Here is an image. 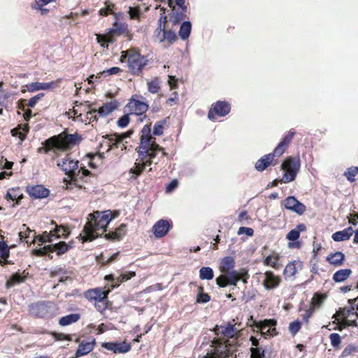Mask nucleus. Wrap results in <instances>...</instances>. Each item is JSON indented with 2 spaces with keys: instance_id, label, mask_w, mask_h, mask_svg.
Here are the masks:
<instances>
[{
  "instance_id": "obj_43",
  "label": "nucleus",
  "mask_w": 358,
  "mask_h": 358,
  "mask_svg": "<svg viewBox=\"0 0 358 358\" xmlns=\"http://www.w3.org/2000/svg\"><path fill=\"white\" fill-rule=\"evenodd\" d=\"M157 151H162L163 155H166V152L164 151V149L162 148H161L158 144H157L155 141L152 142L150 148H149V152L148 156H149L150 159H152L155 157Z\"/></svg>"
},
{
  "instance_id": "obj_15",
  "label": "nucleus",
  "mask_w": 358,
  "mask_h": 358,
  "mask_svg": "<svg viewBox=\"0 0 358 358\" xmlns=\"http://www.w3.org/2000/svg\"><path fill=\"white\" fill-rule=\"evenodd\" d=\"M102 346L115 353H126L131 350V345L125 342L124 343H103Z\"/></svg>"
},
{
  "instance_id": "obj_45",
  "label": "nucleus",
  "mask_w": 358,
  "mask_h": 358,
  "mask_svg": "<svg viewBox=\"0 0 358 358\" xmlns=\"http://www.w3.org/2000/svg\"><path fill=\"white\" fill-rule=\"evenodd\" d=\"M358 173L357 166H351L347 169L344 173V176L346 177L348 181L354 182L355 180V176Z\"/></svg>"
},
{
  "instance_id": "obj_63",
  "label": "nucleus",
  "mask_w": 358,
  "mask_h": 358,
  "mask_svg": "<svg viewBox=\"0 0 358 358\" xmlns=\"http://www.w3.org/2000/svg\"><path fill=\"white\" fill-rule=\"evenodd\" d=\"M121 71L120 68L114 66L112 68H110L107 70L103 71L102 72H100V75L101 76H110V75H115L117 74Z\"/></svg>"
},
{
  "instance_id": "obj_13",
  "label": "nucleus",
  "mask_w": 358,
  "mask_h": 358,
  "mask_svg": "<svg viewBox=\"0 0 358 358\" xmlns=\"http://www.w3.org/2000/svg\"><path fill=\"white\" fill-rule=\"evenodd\" d=\"M285 208L296 213L298 215H302L306 210V206L303 203L298 201L294 196H288L284 201Z\"/></svg>"
},
{
  "instance_id": "obj_20",
  "label": "nucleus",
  "mask_w": 358,
  "mask_h": 358,
  "mask_svg": "<svg viewBox=\"0 0 358 358\" xmlns=\"http://www.w3.org/2000/svg\"><path fill=\"white\" fill-rule=\"evenodd\" d=\"M276 154L273 151L272 153L264 155L255 163V169L258 171H264L269 165L271 164Z\"/></svg>"
},
{
  "instance_id": "obj_61",
  "label": "nucleus",
  "mask_w": 358,
  "mask_h": 358,
  "mask_svg": "<svg viewBox=\"0 0 358 358\" xmlns=\"http://www.w3.org/2000/svg\"><path fill=\"white\" fill-rule=\"evenodd\" d=\"M268 322V325L260 327V330H261L262 335H269L270 336L271 334V329H268L266 330V329L268 327H274L275 325V322L273 321V320H270Z\"/></svg>"
},
{
  "instance_id": "obj_50",
  "label": "nucleus",
  "mask_w": 358,
  "mask_h": 358,
  "mask_svg": "<svg viewBox=\"0 0 358 358\" xmlns=\"http://www.w3.org/2000/svg\"><path fill=\"white\" fill-rule=\"evenodd\" d=\"M296 272L294 263H289L285 268L283 273L286 278L292 277Z\"/></svg>"
},
{
  "instance_id": "obj_17",
  "label": "nucleus",
  "mask_w": 358,
  "mask_h": 358,
  "mask_svg": "<svg viewBox=\"0 0 358 358\" xmlns=\"http://www.w3.org/2000/svg\"><path fill=\"white\" fill-rule=\"evenodd\" d=\"M95 345V339L90 338L89 340H83L79 344L76 352V357H82L87 355L94 349Z\"/></svg>"
},
{
  "instance_id": "obj_12",
  "label": "nucleus",
  "mask_w": 358,
  "mask_h": 358,
  "mask_svg": "<svg viewBox=\"0 0 358 358\" xmlns=\"http://www.w3.org/2000/svg\"><path fill=\"white\" fill-rule=\"evenodd\" d=\"M110 289L103 291L102 288H95L88 289L85 292V297L90 301H94L98 303H103L108 298Z\"/></svg>"
},
{
  "instance_id": "obj_36",
  "label": "nucleus",
  "mask_w": 358,
  "mask_h": 358,
  "mask_svg": "<svg viewBox=\"0 0 358 358\" xmlns=\"http://www.w3.org/2000/svg\"><path fill=\"white\" fill-rule=\"evenodd\" d=\"M115 109V106L113 103H108L104 104L102 107H101L99 110H96V112L101 117H106L112 113Z\"/></svg>"
},
{
  "instance_id": "obj_55",
  "label": "nucleus",
  "mask_w": 358,
  "mask_h": 358,
  "mask_svg": "<svg viewBox=\"0 0 358 358\" xmlns=\"http://www.w3.org/2000/svg\"><path fill=\"white\" fill-rule=\"evenodd\" d=\"M252 358H264V350L262 348H251Z\"/></svg>"
},
{
  "instance_id": "obj_26",
  "label": "nucleus",
  "mask_w": 358,
  "mask_h": 358,
  "mask_svg": "<svg viewBox=\"0 0 358 358\" xmlns=\"http://www.w3.org/2000/svg\"><path fill=\"white\" fill-rule=\"evenodd\" d=\"M80 319V314L71 313L64 317H62L59 320V324L62 327L68 326L78 322Z\"/></svg>"
},
{
  "instance_id": "obj_33",
  "label": "nucleus",
  "mask_w": 358,
  "mask_h": 358,
  "mask_svg": "<svg viewBox=\"0 0 358 358\" xmlns=\"http://www.w3.org/2000/svg\"><path fill=\"white\" fill-rule=\"evenodd\" d=\"M216 331L217 334H221L225 336L232 338L235 334V327L233 324H228L227 325L220 326L217 327Z\"/></svg>"
},
{
  "instance_id": "obj_19",
  "label": "nucleus",
  "mask_w": 358,
  "mask_h": 358,
  "mask_svg": "<svg viewBox=\"0 0 358 358\" xmlns=\"http://www.w3.org/2000/svg\"><path fill=\"white\" fill-rule=\"evenodd\" d=\"M295 134L296 132L294 131L290 130L289 133L284 136V138L274 150L275 154H276V157H280L285 152V148L289 144Z\"/></svg>"
},
{
  "instance_id": "obj_14",
  "label": "nucleus",
  "mask_w": 358,
  "mask_h": 358,
  "mask_svg": "<svg viewBox=\"0 0 358 358\" xmlns=\"http://www.w3.org/2000/svg\"><path fill=\"white\" fill-rule=\"evenodd\" d=\"M27 192L33 199L46 198L50 194L49 189L41 185L34 186L29 185L27 187Z\"/></svg>"
},
{
  "instance_id": "obj_41",
  "label": "nucleus",
  "mask_w": 358,
  "mask_h": 358,
  "mask_svg": "<svg viewBox=\"0 0 358 358\" xmlns=\"http://www.w3.org/2000/svg\"><path fill=\"white\" fill-rule=\"evenodd\" d=\"M32 231L26 224H22L19 232L20 239L28 243L29 242V234Z\"/></svg>"
},
{
  "instance_id": "obj_11",
  "label": "nucleus",
  "mask_w": 358,
  "mask_h": 358,
  "mask_svg": "<svg viewBox=\"0 0 358 358\" xmlns=\"http://www.w3.org/2000/svg\"><path fill=\"white\" fill-rule=\"evenodd\" d=\"M148 105L143 101L132 99L126 106V110L130 113V114H134L136 115H143L148 109Z\"/></svg>"
},
{
  "instance_id": "obj_1",
  "label": "nucleus",
  "mask_w": 358,
  "mask_h": 358,
  "mask_svg": "<svg viewBox=\"0 0 358 358\" xmlns=\"http://www.w3.org/2000/svg\"><path fill=\"white\" fill-rule=\"evenodd\" d=\"M90 220L85 225L79 237L83 242L92 241L99 236L98 231H106V227L115 216L111 211H96L89 215Z\"/></svg>"
},
{
  "instance_id": "obj_37",
  "label": "nucleus",
  "mask_w": 358,
  "mask_h": 358,
  "mask_svg": "<svg viewBox=\"0 0 358 358\" xmlns=\"http://www.w3.org/2000/svg\"><path fill=\"white\" fill-rule=\"evenodd\" d=\"M214 277L213 270L208 266L201 267L199 270V278L201 280H212Z\"/></svg>"
},
{
  "instance_id": "obj_31",
  "label": "nucleus",
  "mask_w": 358,
  "mask_h": 358,
  "mask_svg": "<svg viewBox=\"0 0 358 358\" xmlns=\"http://www.w3.org/2000/svg\"><path fill=\"white\" fill-rule=\"evenodd\" d=\"M55 238H56L55 234L53 233L52 230H50V232L45 231L42 235L34 236L32 242L38 241L39 242V245H41L45 242H52Z\"/></svg>"
},
{
  "instance_id": "obj_2",
  "label": "nucleus",
  "mask_w": 358,
  "mask_h": 358,
  "mask_svg": "<svg viewBox=\"0 0 358 358\" xmlns=\"http://www.w3.org/2000/svg\"><path fill=\"white\" fill-rule=\"evenodd\" d=\"M126 59H127L128 67L134 75H139L148 62V59L135 49L122 52L120 61L124 62Z\"/></svg>"
},
{
  "instance_id": "obj_52",
  "label": "nucleus",
  "mask_w": 358,
  "mask_h": 358,
  "mask_svg": "<svg viewBox=\"0 0 358 358\" xmlns=\"http://www.w3.org/2000/svg\"><path fill=\"white\" fill-rule=\"evenodd\" d=\"M96 39L98 43H101V45L103 48H108V43H112L113 40L110 36L97 34Z\"/></svg>"
},
{
  "instance_id": "obj_23",
  "label": "nucleus",
  "mask_w": 358,
  "mask_h": 358,
  "mask_svg": "<svg viewBox=\"0 0 358 358\" xmlns=\"http://www.w3.org/2000/svg\"><path fill=\"white\" fill-rule=\"evenodd\" d=\"M126 227L127 225L125 224H121L115 231L109 232L105 235V237L107 239L111 241H120L126 234Z\"/></svg>"
},
{
  "instance_id": "obj_44",
  "label": "nucleus",
  "mask_w": 358,
  "mask_h": 358,
  "mask_svg": "<svg viewBox=\"0 0 358 358\" xmlns=\"http://www.w3.org/2000/svg\"><path fill=\"white\" fill-rule=\"evenodd\" d=\"M166 122V120L164 119L155 123L152 131L155 136H162L164 134V125Z\"/></svg>"
},
{
  "instance_id": "obj_16",
  "label": "nucleus",
  "mask_w": 358,
  "mask_h": 358,
  "mask_svg": "<svg viewBox=\"0 0 358 358\" xmlns=\"http://www.w3.org/2000/svg\"><path fill=\"white\" fill-rule=\"evenodd\" d=\"M280 282V278L278 276L275 275L271 271H266L262 284L266 290H271L277 287Z\"/></svg>"
},
{
  "instance_id": "obj_59",
  "label": "nucleus",
  "mask_w": 358,
  "mask_h": 358,
  "mask_svg": "<svg viewBox=\"0 0 358 358\" xmlns=\"http://www.w3.org/2000/svg\"><path fill=\"white\" fill-rule=\"evenodd\" d=\"M186 17L185 14V12H183L182 10V12L180 13H173L171 16V21L173 22V23L174 24H176L177 23L179 22V21L185 19Z\"/></svg>"
},
{
  "instance_id": "obj_39",
  "label": "nucleus",
  "mask_w": 358,
  "mask_h": 358,
  "mask_svg": "<svg viewBox=\"0 0 358 358\" xmlns=\"http://www.w3.org/2000/svg\"><path fill=\"white\" fill-rule=\"evenodd\" d=\"M25 279L24 276L21 275V274L18 273H14L10 278L6 282V287H13L16 284H19L22 282Z\"/></svg>"
},
{
  "instance_id": "obj_27",
  "label": "nucleus",
  "mask_w": 358,
  "mask_h": 358,
  "mask_svg": "<svg viewBox=\"0 0 358 358\" xmlns=\"http://www.w3.org/2000/svg\"><path fill=\"white\" fill-rule=\"evenodd\" d=\"M327 261L334 266H341L345 259V256L341 252L332 253L327 257Z\"/></svg>"
},
{
  "instance_id": "obj_35",
  "label": "nucleus",
  "mask_w": 358,
  "mask_h": 358,
  "mask_svg": "<svg viewBox=\"0 0 358 358\" xmlns=\"http://www.w3.org/2000/svg\"><path fill=\"white\" fill-rule=\"evenodd\" d=\"M51 224H55V228L52 230L53 233L55 234V238H66L69 234V231L67 228L63 226H57L56 223L52 220Z\"/></svg>"
},
{
  "instance_id": "obj_54",
  "label": "nucleus",
  "mask_w": 358,
  "mask_h": 358,
  "mask_svg": "<svg viewBox=\"0 0 358 358\" xmlns=\"http://www.w3.org/2000/svg\"><path fill=\"white\" fill-rule=\"evenodd\" d=\"M357 351V347L353 344L348 345L343 350L341 357H347L351 355L353 352Z\"/></svg>"
},
{
  "instance_id": "obj_32",
  "label": "nucleus",
  "mask_w": 358,
  "mask_h": 358,
  "mask_svg": "<svg viewBox=\"0 0 358 358\" xmlns=\"http://www.w3.org/2000/svg\"><path fill=\"white\" fill-rule=\"evenodd\" d=\"M352 273L350 268L340 269L337 271L333 275V280L336 282H341L345 280Z\"/></svg>"
},
{
  "instance_id": "obj_28",
  "label": "nucleus",
  "mask_w": 358,
  "mask_h": 358,
  "mask_svg": "<svg viewBox=\"0 0 358 358\" xmlns=\"http://www.w3.org/2000/svg\"><path fill=\"white\" fill-rule=\"evenodd\" d=\"M192 31V24L189 21L183 22L180 27L178 35L183 41L188 39Z\"/></svg>"
},
{
  "instance_id": "obj_7",
  "label": "nucleus",
  "mask_w": 358,
  "mask_h": 358,
  "mask_svg": "<svg viewBox=\"0 0 358 358\" xmlns=\"http://www.w3.org/2000/svg\"><path fill=\"white\" fill-rule=\"evenodd\" d=\"M57 166L69 177H73L82 171L83 175L88 176L90 171L85 167H78V161L73 159L70 155H66L64 158L57 162Z\"/></svg>"
},
{
  "instance_id": "obj_34",
  "label": "nucleus",
  "mask_w": 358,
  "mask_h": 358,
  "mask_svg": "<svg viewBox=\"0 0 358 358\" xmlns=\"http://www.w3.org/2000/svg\"><path fill=\"white\" fill-rule=\"evenodd\" d=\"M326 299L327 295L325 294L315 293L312 298L310 307L315 310L316 308H320Z\"/></svg>"
},
{
  "instance_id": "obj_25",
  "label": "nucleus",
  "mask_w": 358,
  "mask_h": 358,
  "mask_svg": "<svg viewBox=\"0 0 358 358\" xmlns=\"http://www.w3.org/2000/svg\"><path fill=\"white\" fill-rule=\"evenodd\" d=\"M235 267V260L234 257L227 256L222 259L220 270L222 273L234 271Z\"/></svg>"
},
{
  "instance_id": "obj_30",
  "label": "nucleus",
  "mask_w": 358,
  "mask_h": 358,
  "mask_svg": "<svg viewBox=\"0 0 358 358\" xmlns=\"http://www.w3.org/2000/svg\"><path fill=\"white\" fill-rule=\"evenodd\" d=\"M141 136L140 138V142H145L148 144H151L152 142H154L155 138L152 137L151 136V129L150 124H145L141 129Z\"/></svg>"
},
{
  "instance_id": "obj_29",
  "label": "nucleus",
  "mask_w": 358,
  "mask_h": 358,
  "mask_svg": "<svg viewBox=\"0 0 358 358\" xmlns=\"http://www.w3.org/2000/svg\"><path fill=\"white\" fill-rule=\"evenodd\" d=\"M159 42L167 41L169 44H173L177 39L176 33L171 30H165L161 33L160 36H156Z\"/></svg>"
},
{
  "instance_id": "obj_48",
  "label": "nucleus",
  "mask_w": 358,
  "mask_h": 358,
  "mask_svg": "<svg viewBox=\"0 0 358 358\" xmlns=\"http://www.w3.org/2000/svg\"><path fill=\"white\" fill-rule=\"evenodd\" d=\"M20 189L19 188H11V189H9L8 191H7V193H6V199L7 200H12V201H14V200H16L17 198L18 199H21V195H20Z\"/></svg>"
},
{
  "instance_id": "obj_3",
  "label": "nucleus",
  "mask_w": 358,
  "mask_h": 358,
  "mask_svg": "<svg viewBox=\"0 0 358 358\" xmlns=\"http://www.w3.org/2000/svg\"><path fill=\"white\" fill-rule=\"evenodd\" d=\"M80 141V136L77 134H67L64 138L54 136L45 142L47 151H64L71 146L75 145Z\"/></svg>"
},
{
  "instance_id": "obj_62",
  "label": "nucleus",
  "mask_w": 358,
  "mask_h": 358,
  "mask_svg": "<svg viewBox=\"0 0 358 358\" xmlns=\"http://www.w3.org/2000/svg\"><path fill=\"white\" fill-rule=\"evenodd\" d=\"M44 96V94L43 93H39L35 96H34L33 97H31V99H29L28 101V106L30 107V108H34L36 104L37 103V102Z\"/></svg>"
},
{
  "instance_id": "obj_38",
  "label": "nucleus",
  "mask_w": 358,
  "mask_h": 358,
  "mask_svg": "<svg viewBox=\"0 0 358 358\" xmlns=\"http://www.w3.org/2000/svg\"><path fill=\"white\" fill-rule=\"evenodd\" d=\"M150 145L151 144H148L145 142H140V145L138 149V153L139 157H141V161H143L145 158L148 156Z\"/></svg>"
},
{
  "instance_id": "obj_10",
  "label": "nucleus",
  "mask_w": 358,
  "mask_h": 358,
  "mask_svg": "<svg viewBox=\"0 0 358 358\" xmlns=\"http://www.w3.org/2000/svg\"><path fill=\"white\" fill-rule=\"evenodd\" d=\"M171 227V222L166 220H159L153 225L152 230L157 238H161L168 234Z\"/></svg>"
},
{
  "instance_id": "obj_57",
  "label": "nucleus",
  "mask_w": 358,
  "mask_h": 358,
  "mask_svg": "<svg viewBox=\"0 0 358 358\" xmlns=\"http://www.w3.org/2000/svg\"><path fill=\"white\" fill-rule=\"evenodd\" d=\"M301 327V323L299 320H296L289 323V330L292 334L295 335L299 332Z\"/></svg>"
},
{
  "instance_id": "obj_60",
  "label": "nucleus",
  "mask_w": 358,
  "mask_h": 358,
  "mask_svg": "<svg viewBox=\"0 0 358 358\" xmlns=\"http://www.w3.org/2000/svg\"><path fill=\"white\" fill-rule=\"evenodd\" d=\"M210 300V296L208 294L200 292L196 297V302L200 303H206Z\"/></svg>"
},
{
  "instance_id": "obj_6",
  "label": "nucleus",
  "mask_w": 358,
  "mask_h": 358,
  "mask_svg": "<svg viewBox=\"0 0 358 358\" xmlns=\"http://www.w3.org/2000/svg\"><path fill=\"white\" fill-rule=\"evenodd\" d=\"M348 302L350 306L341 309L337 314L343 319L342 322L343 328L346 327H358L357 322L358 318V296L353 299H349Z\"/></svg>"
},
{
  "instance_id": "obj_53",
  "label": "nucleus",
  "mask_w": 358,
  "mask_h": 358,
  "mask_svg": "<svg viewBox=\"0 0 358 358\" xmlns=\"http://www.w3.org/2000/svg\"><path fill=\"white\" fill-rule=\"evenodd\" d=\"M278 256L273 257L271 255H269V256H268V257H266L265 258V259L264 261V264L265 265L271 266L273 268H276L278 266Z\"/></svg>"
},
{
  "instance_id": "obj_21",
  "label": "nucleus",
  "mask_w": 358,
  "mask_h": 358,
  "mask_svg": "<svg viewBox=\"0 0 358 358\" xmlns=\"http://www.w3.org/2000/svg\"><path fill=\"white\" fill-rule=\"evenodd\" d=\"M57 86V83L52 81L50 83H31L27 85V90L29 92H34L38 90H47L52 89Z\"/></svg>"
},
{
  "instance_id": "obj_24",
  "label": "nucleus",
  "mask_w": 358,
  "mask_h": 358,
  "mask_svg": "<svg viewBox=\"0 0 358 358\" xmlns=\"http://www.w3.org/2000/svg\"><path fill=\"white\" fill-rule=\"evenodd\" d=\"M354 231L351 227H349L342 231H336L332 234V239L334 241H343L350 239Z\"/></svg>"
},
{
  "instance_id": "obj_22",
  "label": "nucleus",
  "mask_w": 358,
  "mask_h": 358,
  "mask_svg": "<svg viewBox=\"0 0 358 358\" xmlns=\"http://www.w3.org/2000/svg\"><path fill=\"white\" fill-rule=\"evenodd\" d=\"M213 111L220 117L227 115L231 110L230 104L224 101H217L213 105Z\"/></svg>"
},
{
  "instance_id": "obj_51",
  "label": "nucleus",
  "mask_w": 358,
  "mask_h": 358,
  "mask_svg": "<svg viewBox=\"0 0 358 358\" xmlns=\"http://www.w3.org/2000/svg\"><path fill=\"white\" fill-rule=\"evenodd\" d=\"M96 110L95 109H93L89 112L87 113L85 117H86V120H83L81 118L82 117V115L81 114H79L78 115H77V118H80V120L82 121V122H87V120H89V122H94V121H96L97 120V117L96 115Z\"/></svg>"
},
{
  "instance_id": "obj_46",
  "label": "nucleus",
  "mask_w": 358,
  "mask_h": 358,
  "mask_svg": "<svg viewBox=\"0 0 358 358\" xmlns=\"http://www.w3.org/2000/svg\"><path fill=\"white\" fill-rule=\"evenodd\" d=\"M159 88V80L157 78H155L153 80L148 83V91L152 94L157 93Z\"/></svg>"
},
{
  "instance_id": "obj_9",
  "label": "nucleus",
  "mask_w": 358,
  "mask_h": 358,
  "mask_svg": "<svg viewBox=\"0 0 358 358\" xmlns=\"http://www.w3.org/2000/svg\"><path fill=\"white\" fill-rule=\"evenodd\" d=\"M214 345L210 346V350L203 358H229L236 357V354L231 350V345L224 343H213Z\"/></svg>"
},
{
  "instance_id": "obj_49",
  "label": "nucleus",
  "mask_w": 358,
  "mask_h": 358,
  "mask_svg": "<svg viewBox=\"0 0 358 358\" xmlns=\"http://www.w3.org/2000/svg\"><path fill=\"white\" fill-rule=\"evenodd\" d=\"M330 341L331 345L334 348H339L340 345L341 343V337L337 333H332L329 336Z\"/></svg>"
},
{
  "instance_id": "obj_56",
  "label": "nucleus",
  "mask_w": 358,
  "mask_h": 358,
  "mask_svg": "<svg viewBox=\"0 0 358 358\" xmlns=\"http://www.w3.org/2000/svg\"><path fill=\"white\" fill-rule=\"evenodd\" d=\"M128 14L131 19H138L141 15L139 7H128Z\"/></svg>"
},
{
  "instance_id": "obj_40",
  "label": "nucleus",
  "mask_w": 358,
  "mask_h": 358,
  "mask_svg": "<svg viewBox=\"0 0 358 358\" xmlns=\"http://www.w3.org/2000/svg\"><path fill=\"white\" fill-rule=\"evenodd\" d=\"M112 134L107 135L106 136H102V141H100L99 145L101 148L106 146V152H109L113 147H118L117 145H113L114 141L110 140Z\"/></svg>"
},
{
  "instance_id": "obj_4",
  "label": "nucleus",
  "mask_w": 358,
  "mask_h": 358,
  "mask_svg": "<svg viewBox=\"0 0 358 358\" xmlns=\"http://www.w3.org/2000/svg\"><path fill=\"white\" fill-rule=\"evenodd\" d=\"M250 275L245 268H242L238 271L234 270L221 274L216 278V283L220 287H226L227 285L236 286L239 280L243 283H247Z\"/></svg>"
},
{
  "instance_id": "obj_47",
  "label": "nucleus",
  "mask_w": 358,
  "mask_h": 358,
  "mask_svg": "<svg viewBox=\"0 0 358 358\" xmlns=\"http://www.w3.org/2000/svg\"><path fill=\"white\" fill-rule=\"evenodd\" d=\"M136 273L135 272H129L128 273H122L120 274L117 278V283L112 285V289H114L115 287H117L119 285L120 282H123L125 281H127L128 280L131 279L132 277L135 276Z\"/></svg>"
},
{
  "instance_id": "obj_42",
  "label": "nucleus",
  "mask_w": 358,
  "mask_h": 358,
  "mask_svg": "<svg viewBox=\"0 0 358 358\" xmlns=\"http://www.w3.org/2000/svg\"><path fill=\"white\" fill-rule=\"evenodd\" d=\"M131 134L132 131H128L122 133L121 134H112L110 140L114 141L113 145H117L119 146V145H120V143H122V140L127 137H129Z\"/></svg>"
},
{
  "instance_id": "obj_64",
  "label": "nucleus",
  "mask_w": 358,
  "mask_h": 358,
  "mask_svg": "<svg viewBox=\"0 0 358 358\" xmlns=\"http://www.w3.org/2000/svg\"><path fill=\"white\" fill-rule=\"evenodd\" d=\"M166 28V18L161 17L159 20V26L156 30L157 32L156 36H160L161 33L165 31Z\"/></svg>"
},
{
  "instance_id": "obj_8",
  "label": "nucleus",
  "mask_w": 358,
  "mask_h": 358,
  "mask_svg": "<svg viewBox=\"0 0 358 358\" xmlns=\"http://www.w3.org/2000/svg\"><path fill=\"white\" fill-rule=\"evenodd\" d=\"M301 162L299 157H287L281 164V169L285 171L280 181L288 183L294 180L299 171Z\"/></svg>"
},
{
  "instance_id": "obj_58",
  "label": "nucleus",
  "mask_w": 358,
  "mask_h": 358,
  "mask_svg": "<svg viewBox=\"0 0 358 358\" xmlns=\"http://www.w3.org/2000/svg\"><path fill=\"white\" fill-rule=\"evenodd\" d=\"M129 115L125 114L123 116H122L117 122V124L118 127L121 128L126 127L128 124L129 123Z\"/></svg>"
},
{
  "instance_id": "obj_18",
  "label": "nucleus",
  "mask_w": 358,
  "mask_h": 358,
  "mask_svg": "<svg viewBox=\"0 0 358 358\" xmlns=\"http://www.w3.org/2000/svg\"><path fill=\"white\" fill-rule=\"evenodd\" d=\"M72 244L66 243L64 241H60L55 244L48 245L46 249L49 250V252H56L59 256L64 255L71 248H72Z\"/></svg>"
},
{
  "instance_id": "obj_5",
  "label": "nucleus",
  "mask_w": 358,
  "mask_h": 358,
  "mask_svg": "<svg viewBox=\"0 0 358 358\" xmlns=\"http://www.w3.org/2000/svg\"><path fill=\"white\" fill-rule=\"evenodd\" d=\"M55 304L50 301H37L29 306V313L36 317L50 319L57 314Z\"/></svg>"
}]
</instances>
